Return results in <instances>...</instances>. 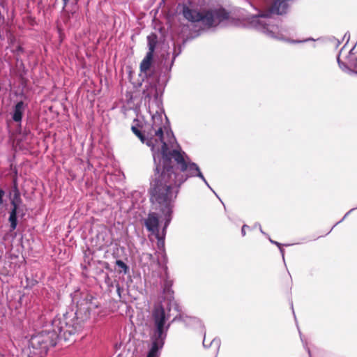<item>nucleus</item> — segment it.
<instances>
[{"instance_id":"obj_1","label":"nucleus","mask_w":357,"mask_h":357,"mask_svg":"<svg viewBox=\"0 0 357 357\" xmlns=\"http://www.w3.org/2000/svg\"><path fill=\"white\" fill-rule=\"evenodd\" d=\"M154 130V135L148 144L150 146L159 142L162 143L160 149L162 155V169L156 167V172L150 183L149 189V200L153 208L160 210L165 217H169L172 212L173 202L177 197L181 185L192 176H199L204 180V177L199 167L194 162L187 161L184 155L178 150L169 149L164 141L162 128L160 126Z\"/></svg>"},{"instance_id":"obj_2","label":"nucleus","mask_w":357,"mask_h":357,"mask_svg":"<svg viewBox=\"0 0 357 357\" xmlns=\"http://www.w3.org/2000/svg\"><path fill=\"white\" fill-rule=\"evenodd\" d=\"M82 325L73 313H66L56 316L52 321V329L58 337L68 340L70 337L79 332Z\"/></svg>"},{"instance_id":"obj_3","label":"nucleus","mask_w":357,"mask_h":357,"mask_svg":"<svg viewBox=\"0 0 357 357\" xmlns=\"http://www.w3.org/2000/svg\"><path fill=\"white\" fill-rule=\"evenodd\" d=\"M57 339L58 335L52 329L33 335L30 340L33 354L38 357H45L50 348L56 344Z\"/></svg>"},{"instance_id":"obj_4","label":"nucleus","mask_w":357,"mask_h":357,"mask_svg":"<svg viewBox=\"0 0 357 357\" xmlns=\"http://www.w3.org/2000/svg\"><path fill=\"white\" fill-rule=\"evenodd\" d=\"M169 311L170 310L167 311L160 303L154 305L152 310V318L155 328V336L166 338L167 332L170 326V324L166 325L167 321L170 318Z\"/></svg>"},{"instance_id":"obj_5","label":"nucleus","mask_w":357,"mask_h":357,"mask_svg":"<svg viewBox=\"0 0 357 357\" xmlns=\"http://www.w3.org/2000/svg\"><path fill=\"white\" fill-rule=\"evenodd\" d=\"M182 14L184 18L190 22H202L205 26L212 23L211 12H206V10L201 12L197 9L183 6Z\"/></svg>"},{"instance_id":"obj_6","label":"nucleus","mask_w":357,"mask_h":357,"mask_svg":"<svg viewBox=\"0 0 357 357\" xmlns=\"http://www.w3.org/2000/svg\"><path fill=\"white\" fill-rule=\"evenodd\" d=\"M98 307L97 299L91 295H87L77 305V311L84 313L86 317L90 315L91 311Z\"/></svg>"},{"instance_id":"obj_7","label":"nucleus","mask_w":357,"mask_h":357,"mask_svg":"<svg viewBox=\"0 0 357 357\" xmlns=\"http://www.w3.org/2000/svg\"><path fill=\"white\" fill-rule=\"evenodd\" d=\"M206 12H211V24H206L208 27L216 26L222 22L227 20L229 17V13L223 8L217 9H208Z\"/></svg>"},{"instance_id":"obj_8","label":"nucleus","mask_w":357,"mask_h":357,"mask_svg":"<svg viewBox=\"0 0 357 357\" xmlns=\"http://www.w3.org/2000/svg\"><path fill=\"white\" fill-rule=\"evenodd\" d=\"M144 226L158 240L160 239L159 234V218L155 213H151L148 215L147 218L144 219Z\"/></svg>"},{"instance_id":"obj_9","label":"nucleus","mask_w":357,"mask_h":357,"mask_svg":"<svg viewBox=\"0 0 357 357\" xmlns=\"http://www.w3.org/2000/svg\"><path fill=\"white\" fill-rule=\"evenodd\" d=\"M165 339V337H159L158 336H155V338L151 344V347L146 357H157L159 349H161L164 344Z\"/></svg>"},{"instance_id":"obj_10","label":"nucleus","mask_w":357,"mask_h":357,"mask_svg":"<svg viewBox=\"0 0 357 357\" xmlns=\"http://www.w3.org/2000/svg\"><path fill=\"white\" fill-rule=\"evenodd\" d=\"M153 60V53L147 52L145 57L142 61L139 69L141 73H146L150 70Z\"/></svg>"},{"instance_id":"obj_11","label":"nucleus","mask_w":357,"mask_h":357,"mask_svg":"<svg viewBox=\"0 0 357 357\" xmlns=\"http://www.w3.org/2000/svg\"><path fill=\"white\" fill-rule=\"evenodd\" d=\"M337 62L340 68L345 71L349 70L350 72L354 73L357 74V61L355 62H351L349 61L347 63H344L340 59V56L337 57Z\"/></svg>"},{"instance_id":"obj_12","label":"nucleus","mask_w":357,"mask_h":357,"mask_svg":"<svg viewBox=\"0 0 357 357\" xmlns=\"http://www.w3.org/2000/svg\"><path fill=\"white\" fill-rule=\"evenodd\" d=\"M24 110V105L22 101L18 102L14 108L13 119L15 122H20L22 121V114Z\"/></svg>"},{"instance_id":"obj_13","label":"nucleus","mask_w":357,"mask_h":357,"mask_svg":"<svg viewBox=\"0 0 357 357\" xmlns=\"http://www.w3.org/2000/svg\"><path fill=\"white\" fill-rule=\"evenodd\" d=\"M13 208L10 213L9 221L10 222L11 230H14L17 227V205L13 202Z\"/></svg>"},{"instance_id":"obj_14","label":"nucleus","mask_w":357,"mask_h":357,"mask_svg":"<svg viewBox=\"0 0 357 357\" xmlns=\"http://www.w3.org/2000/svg\"><path fill=\"white\" fill-rule=\"evenodd\" d=\"M158 38L155 34H151V36H149L147 37L148 40V46H149V51L148 52L153 53L155 52V49L158 43Z\"/></svg>"},{"instance_id":"obj_15","label":"nucleus","mask_w":357,"mask_h":357,"mask_svg":"<svg viewBox=\"0 0 357 357\" xmlns=\"http://www.w3.org/2000/svg\"><path fill=\"white\" fill-rule=\"evenodd\" d=\"M172 282L167 281L165 284L164 287V294H165L167 296H169V298L171 299L173 298L174 291L172 289Z\"/></svg>"},{"instance_id":"obj_16","label":"nucleus","mask_w":357,"mask_h":357,"mask_svg":"<svg viewBox=\"0 0 357 357\" xmlns=\"http://www.w3.org/2000/svg\"><path fill=\"white\" fill-rule=\"evenodd\" d=\"M131 130L132 132L141 140V142L144 143L145 141V137L139 129L136 126H132L131 127Z\"/></svg>"},{"instance_id":"obj_17","label":"nucleus","mask_w":357,"mask_h":357,"mask_svg":"<svg viewBox=\"0 0 357 357\" xmlns=\"http://www.w3.org/2000/svg\"><path fill=\"white\" fill-rule=\"evenodd\" d=\"M116 264L118 267H119L120 268L122 269V271L126 273L128 269V266L121 260H116Z\"/></svg>"},{"instance_id":"obj_18","label":"nucleus","mask_w":357,"mask_h":357,"mask_svg":"<svg viewBox=\"0 0 357 357\" xmlns=\"http://www.w3.org/2000/svg\"><path fill=\"white\" fill-rule=\"evenodd\" d=\"M246 229H249V227L246 225H244L241 229V234H242L243 236H245L246 234V231H245Z\"/></svg>"},{"instance_id":"obj_19","label":"nucleus","mask_w":357,"mask_h":357,"mask_svg":"<svg viewBox=\"0 0 357 357\" xmlns=\"http://www.w3.org/2000/svg\"><path fill=\"white\" fill-rule=\"evenodd\" d=\"M4 195V192L2 190H0V204L3 202V196Z\"/></svg>"},{"instance_id":"obj_20","label":"nucleus","mask_w":357,"mask_h":357,"mask_svg":"<svg viewBox=\"0 0 357 357\" xmlns=\"http://www.w3.org/2000/svg\"><path fill=\"white\" fill-rule=\"evenodd\" d=\"M144 93V95L145 98H151V94H150L149 93H146V91H144V93Z\"/></svg>"},{"instance_id":"obj_21","label":"nucleus","mask_w":357,"mask_h":357,"mask_svg":"<svg viewBox=\"0 0 357 357\" xmlns=\"http://www.w3.org/2000/svg\"><path fill=\"white\" fill-rule=\"evenodd\" d=\"M3 22V17L1 15V13H0V24H2Z\"/></svg>"},{"instance_id":"obj_22","label":"nucleus","mask_w":357,"mask_h":357,"mask_svg":"<svg viewBox=\"0 0 357 357\" xmlns=\"http://www.w3.org/2000/svg\"><path fill=\"white\" fill-rule=\"evenodd\" d=\"M63 3H64V6H66L68 3V2L69 1V0H63Z\"/></svg>"},{"instance_id":"obj_23","label":"nucleus","mask_w":357,"mask_h":357,"mask_svg":"<svg viewBox=\"0 0 357 357\" xmlns=\"http://www.w3.org/2000/svg\"><path fill=\"white\" fill-rule=\"evenodd\" d=\"M268 35H270L271 36H273V34H274L273 31H268Z\"/></svg>"},{"instance_id":"obj_24","label":"nucleus","mask_w":357,"mask_h":357,"mask_svg":"<svg viewBox=\"0 0 357 357\" xmlns=\"http://www.w3.org/2000/svg\"><path fill=\"white\" fill-rule=\"evenodd\" d=\"M169 222V219H167L166 222H165V227H166L167 226V225H168Z\"/></svg>"},{"instance_id":"obj_25","label":"nucleus","mask_w":357,"mask_h":357,"mask_svg":"<svg viewBox=\"0 0 357 357\" xmlns=\"http://www.w3.org/2000/svg\"><path fill=\"white\" fill-rule=\"evenodd\" d=\"M17 49H18L19 51H22V48L20 46H19Z\"/></svg>"},{"instance_id":"obj_26","label":"nucleus","mask_w":357,"mask_h":357,"mask_svg":"<svg viewBox=\"0 0 357 357\" xmlns=\"http://www.w3.org/2000/svg\"><path fill=\"white\" fill-rule=\"evenodd\" d=\"M77 313L80 314L79 312H75V314H73L76 317V314H77Z\"/></svg>"}]
</instances>
